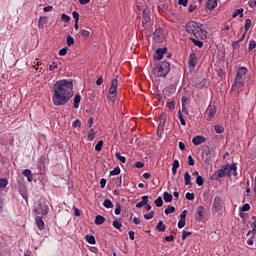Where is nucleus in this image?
<instances>
[{"mask_svg":"<svg viewBox=\"0 0 256 256\" xmlns=\"http://www.w3.org/2000/svg\"><path fill=\"white\" fill-rule=\"evenodd\" d=\"M103 149V140H100L96 146H95V151H101Z\"/></svg>","mask_w":256,"mask_h":256,"instance_id":"49","label":"nucleus"},{"mask_svg":"<svg viewBox=\"0 0 256 256\" xmlns=\"http://www.w3.org/2000/svg\"><path fill=\"white\" fill-rule=\"evenodd\" d=\"M153 35L156 43H163V41H165V35L163 34V29L161 28L156 29Z\"/></svg>","mask_w":256,"mask_h":256,"instance_id":"7","label":"nucleus"},{"mask_svg":"<svg viewBox=\"0 0 256 256\" xmlns=\"http://www.w3.org/2000/svg\"><path fill=\"white\" fill-rule=\"evenodd\" d=\"M45 25H47V17L41 16L38 21V28L45 29Z\"/></svg>","mask_w":256,"mask_h":256,"instance_id":"19","label":"nucleus"},{"mask_svg":"<svg viewBox=\"0 0 256 256\" xmlns=\"http://www.w3.org/2000/svg\"><path fill=\"white\" fill-rule=\"evenodd\" d=\"M103 205L106 209H113V202L109 199L104 200Z\"/></svg>","mask_w":256,"mask_h":256,"instance_id":"34","label":"nucleus"},{"mask_svg":"<svg viewBox=\"0 0 256 256\" xmlns=\"http://www.w3.org/2000/svg\"><path fill=\"white\" fill-rule=\"evenodd\" d=\"M165 215H171V213H175V207L174 206H168V208H166L164 210Z\"/></svg>","mask_w":256,"mask_h":256,"instance_id":"37","label":"nucleus"},{"mask_svg":"<svg viewBox=\"0 0 256 256\" xmlns=\"http://www.w3.org/2000/svg\"><path fill=\"white\" fill-rule=\"evenodd\" d=\"M86 241L90 245H95V243H96L95 236H93V235H86Z\"/></svg>","mask_w":256,"mask_h":256,"instance_id":"31","label":"nucleus"},{"mask_svg":"<svg viewBox=\"0 0 256 256\" xmlns=\"http://www.w3.org/2000/svg\"><path fill=\"white\" fill-rule=\"evenodd\" d=\"M249 70H247V67H240L238 68L234 80V87L236 89H243L245 87V82L243 81V77L247 75Z\"/></svg>","mask_w":256,"mask_h":256,"instance_id":"4","label":"nucleus"},{"mask_svg":"<svg viewBox=\"0 0 256 256\" xmlns=\"http://www.w3.org/2000/svg\"><path fill=\"white\" fill-rule=\"evenodd\" d=\"M251 219H252L251 227H252L253 237H255V235H256V216H252Z\"/></svg>","mask_w":256,"mask_h":256,"instance_id":"30","label":"nucleus"},{"mask_svg":"<svg viewBox=\"0 0 256 256\" xmlns=\"http://www.w3.org/2000/svg\"><path fill=\"white\" fill-rule=\"evenodd\" d=\"M203 176H197L196 177V185H198V187H203Z\"/></svg>","mask_w":256,"mask_h":256,"instance_id":"43","label":"nucleus"},{"mask_svg":"<svg viewBox=\"0 0 256 256\" xmlns=\"http://www.w3.org/2000/svg\"><path fill=\"white\" fill-rule=\"evenodd\" d=\"M167 107L170 109V111H173V109H175V101L168 102Z\"/></svg>","mask_w":256,"mask_h":256,"instance_id":"54","label":"nucleus"},{"mask_svg":"<svg viewBox=\"0 0 256 256\" xmlns=\"http://www.w3.org/2000/svg\"><path fill=\"white\" fill-rule=\"evenodd\" d=\"M255 47H256V42H255V40H250V41H249L248 51H253V49H255Z\"/></svg>","mask_w":256,"mask_h":256,"instance_id":"48","label":"nucleus"},{"mask_svg":"<svg viewBox=\"0 0 256 256\" xmlns=\"http://www.w3.org/2000/svg\"><path fill=\"white\" fill-rule=\"evenodd\" d=\"M59 67V65L57 64V62H53L50 66H49V71H55V69H57Z\"/></svg>","mask_w":256,"mask_h":256,"instance_id":"56","label":"nucleus"},{"mask_svg":"<svg viewBox=\"0 0 256 256\" xmlns=\"http://www.w3.org/2000/svg\"><path fill=\"white\" fill-rule=\"evenodd\" d=\"M122 181H123V177L122 176H119V177L116 178L115 184L117 185V187H121Z\"/></svg>","mask_w":256,"mask_h":256,"instance_id":"58","label":"nucleus"},{"mask_svg":"<svg viewBox=\"0 0 256 256\" xmlns=\"http://www.w3.org/2000/svg\"><path fill=\"white\" fill-rule=\"evenodd\" d=\"M217 7V0H208L207 2V8L209 11H213Z\"/></svg>","mask_w":256,"mask_h":256,"instance_id":"20","label":"nucleus"},{"mask_svg":"<svg viewBox=\"0 0 256 256\" xmlns=\"http://www.w3.org/2000/svg\"><path fill=\"white\" fill-rule=\"evenodd\" d=\"M215 113H217V110L215 109V107L209 106L207 121H211V119H213L215 117Z\"/></svg>","mask_w":256,"mask_h":256,"instance_id":"15","label":"nucleus"},{"mask_svg":"<svg viewBox=\"0 0 256 256\" xmlns=\"http://www.w3.org/2000/svg\"><path fill=\"white\" fill-rule=\"evenodd\" d=\"M186 31L201 41H205V39H207V30L203 29V24L196 21L186 23Z\"/></svg>","mask_w":256,"mask_h":256,"instance_id":"2","label":"nucleus"},{"mask_svg":"<svg viewBox=\"0 0 256 256\" xmlns=\"http://www.w3.org/2000/svg\"><path fill=\"white\" fill-rule=\"evenodd\" d=\"M251 25H253V22L251 21V19H246L245 21V25H244V29L245 31H249V29H251Z\"/></svg>","mask_w":256,"mask_h":256,"instance_id":"35","label":"nucleus"},{"mask_svg":"<svg viewBox=\"0 0 256 256\" xmlns=\"http://www.w3.org/2000/svg\"><path fill=\"white\" fill-rule=\"evenodd\" d=\"M95 139V129L91 128L88 132V141H93Z\"/></svg>","mask_w":256,"mask_h":256,"instance_id":"36","label":"nucleus"},{"mask_svg":"<svg viewBox=\"0 0 256 256\" xmlns=\"http://www.w3.org/2000/svg\"><path fill=\"white\" fill-rule=\"evenodd\" d=\"M195 219L196 221H199V222L205 219V207H203V205H200L197 207Z\"/></svg>","mask_w":256,"mask_h":256,"instance_id":"9","label":"nucleus"},{"mask_svg":"<svg viewBox=\"0 0 256 256\" xmlns=\"http://www.w3.org/2000/svg\"><path fill=\"white\" fill-rule=\"evenodd\" d=\"M189 0H178V5H182L183 7H187Z\"/></svg>","mask_w":256,"mask_h":256,"instance_id":"60","label":"nucleus"},{"mask_svg":"<svg viewBox=\"0 0 256 256\" xmlns=\"http://www.w3.org/2000/svg\"><path fill=\"white\" fill-rule=\"evenodd\" d=\"M166 121H167V116L165 115V113H162L159 127H163V125H165Z\"/></svg>","mask_w":256,"mask_h":256,"instance_id":"45","label":"nucleus"},{"mask_svg":"<svg viewBox=\"0 0 256 256\" xmlns=\"http://www.w3.org/2000/svg\"><path fill=\"white\" fill-rule=\"evenodd\" d=\"M188 165L190 167H193V165H195V160L193 159V156H191V155L188 156Z\"/></svg>","mask_w":256,"mask_h":256,"instance_id":"53","label":"nucleus"},{"mask_svg":"<svg viewBox=\"0 0 256 256\" xmlns=\"http://www.w3.org/2000/svg\"><path fill=\"white\" fill-rule=\"evenodd\" d=\"M66 43L68 47H71V45H75V39L73 38V36L71 35L67 36Z\"/></svg>","mask_w":256,"mask_h":256,"instance_id":"33","label":"nucleus"},{"mask_svg":"<svg viewBox=\"0 0 256 256\" xmlns=\"http://www.w3.org/2000/svg\"><path fill=\"white\" fill-rule=\"evenodd\" d=\"M233 175L234 177H237V165L231 164L228 166V177H231Z\"/></svg>","mask_w":256,"mask_h":256,"instance_id":"13","label":"nucleus"},{"mask_svg":"<svg viewBox=\"0 0 256 256\" xmlns=\"http://www.w3.org/2000/svg\"><path fill=\"white\" fill-rule=\"evenodd\" d=\"M49 213V206L47 205V202H45L44 199H40L37 201V203L34 206V214L42 217H45Z\"/></svg>","mask_w":256,"mask_h":256,"instance_id":"5","label":"nucleus"},{"mask_svg":"<svg viewBox=\"0 0 256 256\" xmlns=\"http://www.w3.org/2000/svg\"><path fill=\"white\" fill-rule=\"evenodd\" d=\"M249 209H251V206L246 203L241 207V211H249Z\"/></svg>","mask_w":256,"mask_h":256,"instance_id":"62","label":"nucleus"},{"mask_svg":"<svg viewBox=\"0 0 256 256\" xmlns=\"http://www.w3.org/2000/svg\"><path fill=\"white\" fill-rule=\"evenodd\" d=\"M192 43H194V45H196V47H199V49H201V47H203V42L200 40H197L195 38H191Z\"/></svg>","mask_w":256,"mask_h":256,"instance_id":"40","label":"nucleus"},{"mask_svg":"<svg viewBox=\"0 0 256 256\" xmlns=\"http://www.w3.org/2000/svg\"><path fill=\"white\" fill-rule=\"evenodd\" d=\"M117 85H119V81L117 79H113L111 87L109 88V93L117 94Z\"/></svg>","mask_w":256,"mask_h":256,"instance_id":"14","label":"nucleus"},{"mask_svg":"<svg viewBox=\"0 0 256 256\" xmlns=\"http://www.w3.org/2000/svg\"><path fill=\"white\" fill-rule=\"evenodd\" d=\"M81 103V95L77 94L74 97V103H73V107L74 109H79V104Z\"/></svg>","mask_w":256,"mask_h":256,"instance_id":"21","label":"nucleus"},{"mask_svg":"<svg viewBox=\"0 0 256 256\" xmlns=\"http://www.w3.org/2000/svg\"><path fill=\"white\" fill-rule=\"evenodd\" d=\"M177 169H179V160H174L172 164V174L177 175Z\"/></svg>","mask_w":256,"mask_h":256,"instance_id":"26","label":"nucleus"},{"mask_svg":"<svg viewBox=\"0 0 256 256\" xmlns=\"http://www.w3.org/2000/svg\"><path fill=\"white\" fill-rule=\"evenodd\" d=\"M103 223H105V217L97 215L95 217V225H103Z\"/></svg>","mask_w":256,"mask_h":256,"instance_id":"25","label":"nucleus"},{"mask_svg":"<svg viewBox=\"0 0 256 256\" xmlns=\"http://www.w3.org/2000/svg\"><path fill=\"white\" fill-rule=\"evenodd\" d=\"M185 197H186V199H188V201H193V199H195V194L187 192Z\"/></svg>","mask_w":256,"mask_h":256,"instance_id":"50","label":"nucleus"},{"mask_svg":"<svg viewBox=\"0 0 256 256\" xmlns=\"http://www.w3.org/2000/svg\"><path fill=\"white\" fill-rule=\"evenodd\" d=\"M72 127H81V120H75V121H73Z\"/></svg>","mask_w":256,"mask_h":256,"instance_id":"64","label":"nucleus"},{"mask_svg":"<svg viewBox=\"0 0 256 256\" xmlns=\"http://www.w3.org/2000/svg\"><path fill=\"white\" fill-rule=\"evenodd\" d=\"M188 67L190 71H193L197 67V55L191 53L188 60Z\"/></svg>","mask_w":256,"mask_h":256,"instance_id":"8","label":"nucleus"},{"mask_svg":"<svg viewBox=\"0 0 256 256\" xmlns=\"http://www.w3.org/2000/svg\"><path fill=\"white\" fill-rule=\"evenodd\" d=\"M115 215H121V204H116Z\"/></svg>","mask_w":256,"mask_h":256,"instance_id":"55","label":"nucleus"},{"mask_svg":"<svg viewBox=\"0 0 256 256\" xmlns=\"http://www.w3.org/2000/svg\"><path fill=\"white\" fill-rule=\"evenodd\" d=\"M142 200L136 204L137 209H141L147 203H149V196H142Z\"/></svg>","mask_w":256,"mask_h":256,"instance_id":"17","label":"nucleus"},{"mask_svg":"<svg viewBox=\"0 0 256 256\" xmlns=\"http://www.w3.org/2000/svg\"><path fill=\"white\" fill-rule=\"evenodd\" d=\"M35 221H36V225H37L38 229L40 231H43V229H45V222H43V217L36 216Z\"/></svg>","mask_w":256,"mask_h":256,"instance_id":"12","label":"nucleus"},{"mask_svg":"<svg viewBox=\"0 0 256 256\" xmlns=\"http://www.w3.org/2000/svg\"><path fill=\"white\" fill-rule=\"evenodd\" d=\"M171 71V65L167 61H162L153 68L152 73L155 77H167Z\"/></svg>","mask_w":256,"mask_h":256,"instance_id":"3","label":"nucleus"},{"mask_svg":"<svg viewBox=\"0 0 256 256\" xmlns=\"http://www.w3.org/2000/svg\"><path fill=\"white\" fill-rule=\"evenodd\" d=\"M108 99L112 102H114L117 99V94L109 93Z\"/></svg>","mask_w":256,"mask_h":256,"instance_id":"59","label":"nucleus"},{"mask_svg":"<svg viewBox=\"0 0 256 256\" xmlns=\"http://www.w3.org/2000/svg\"><path fill=\"white\" fill-rule=\"evenodd\" d=\"M225 175H229V166H222L219 170H218V177L221 179L223 177H225Z\"/></svg>","mask_w":256,"mask_h":256,"instance_id":"11","label":"nucleus"},{"mask_svg":"<svg viewBox=\"0 0 256 256\" xmlns=\"http://www.w3.org/2000/svg\"><path fill=\"white\" fill-rule=\"evenodd\" d=\"M214 129H215V131H216L218 134H221V133H223V132L225 131V128H223V126H221V125H216V126L214 127Z\"/></svg>","mask_w":256,"mask_h":256,"instance_id":"47","label":"nucleus"},{"mask_svg":"<svg viewBox=\"0 0 256 256\" xmlns=\"http://www.w3.org/2000/svg\"><path fill=\"white\" fill-rule=\"evenodd\" d=\"M248 5H249V7H251V9H255V7H256V0H250L248 2Z\"/></svg>","mask_w":256,"mask_h":256,"instance_id":"61","label":"nucleus"},{"mask_svg":"<svg viewBox=\"0 0 256 256\" xmlns=\"http://www.w3.org/2000/svg\"><path fill=\"white\" fill-rule=\"evenodd\" d=\"M7 185H9V181H7V179L5 178L0 179V189H5Z\"/></svg>","mask_w":256,"mask_h":256,"instance_id":"38","label":"nucleus"},{"mask_svg":"<svg viewBox=\"0 0 256 256\" xmlns=\"http://www.w3.org/2000/svg\"><path fill=\"white\" fill-rule=\"evenodd\" d=\"M73 82L69 80H60L53 85L52 101L57 107H61L69 103V99L73 97Z\"/></svg>","mask_w":256,"mask_h":256,"instance_id":"1","label":"nucleus"},{"mask_svg":"<svg viewBox=\"0 0 256 256\" xmlns=\"http://www.w3.org/2000/svg\"><path fill=\"white\" fill-rule=\"evenodd\" d=\"M22 175L27 178V181L31 183L33 181V174L31 173V170L25 169L22 171Z\"/></svg>","mask_w":256,"mask_h":256,"instance_id":"18","label":"nucleus"},{"mask_svg":"<svg viewBox=\"0 0 256 256\" xmlns=\"http://www.w3.org/2000/svg\"><path fill=\"white\" fill-rule=\"evenodd\" d=\"M121 173V168L119 166L115 167L112 171H110V175H119Z\"/></svg>","mask_w":256,"mask_h":256,"instance_id":"46","label":"nucleus"},{"mask_svg":"<svg viewBox=\"0 0 256 256\" xmlns=\"http://www.w3.org/2000/svg\"><path fill=\"white\" fill-rule=\"evenodd\" d=\"M61 19L64 23H69L71 21V17L65 13L61 14Z\"/></svg>","mask_w":256,"mask_h":256,"instance_id":"44","label":"nucleus"},{"mask_svg":"<svg viewBox=\"0 0 256 256\" xmlns=\"http://www.w3.org/2000/svg\"><path fill=\"white\" fill-rule=\"evenodd\" d=\"M184 183L185 185H191V174L188 171L184 174Z\"/></svg>","mask_w":256,"mask_h":256,"instance_id":"27","label":"nucleus"},{"mask_svg":"<svg viewBox=\"0 0 256 256\" xmlns=\"http://www.w3.org/2000/svg\"><path fill=\"white\" fill-rule=\"evenodd\" d=\"M153 217H155V212L154 211H150L147 214H144V219H146V221H149L151 219H153Z\"/></svg>","mask_w":256,"mask_h":256,"instance_id":"39","label":"nucleus"},{"mask_svg":"<svg viewBox=\"0 0 256 256\" xmlns=\"http://www.w3.org/2000/svg\"><path fill=\"white\" fill-rule=\"evenodd\" d=\"M163 199L165 203H171L173 201V195L169 194V192H164Z\"/></svg>","mask_w":256,"mask_h":256,"instance_id":"24","label":"nucleus"},{"mask_svg":"<svg viewBox=\"0 0 256 256\" xmlns=\"http://www.w3.org/2000/svg\"><path fill=\"white\" fill-rule=\"evenodd\" d=\"M165 53H167V48H158L156 50V53L154 55V60L155 61H161V59H163V55H165Z\"/></svg>","mask_w":256,"mask_h":256,"instance_id":"10","label":"nucleus"},{"mask_svg":"<svg viewBox=\"0 0 256 256\" xmlns=\"http://www.w3.org/2000/svg\"><path fill=\"white\" fill-rule=\"evenodd\" d=\"M80 35L83 39H89V37H91V31L82 29L80 30Z\"/></svg>","mask_w":256,"mask_h":256,"instance_id":"23","label":"nucleus"},{"mask_svg":"<svg viewBox=\"0 0 256 256\" xmlns=\"http://www.w3.org/2000/svg\"><path fill=\"white\" fill-rule=\"evenodd\" d=\"M115 157H116V159H118V161L120 163H126L127 162V158H125V156H122L121 153H119V152L115 153Z\"/></svg>","mask_w":256,"mask_h":256,"instance_id":"29","label":"nucleus"},{"mask_svg":"<svg viewBox=\"0 0 256 256\" xmlns=\"http://www.w3.org/2000/svg\"><path fill=\"white\" fill-rule=\"evenodd\" d=\"M156 229L157 231H160V233H163L167 229V226L163 224V221H159L158 224L156 225Z\"/></svg>","mask_w":256,"mask_h":256,"instance_id":"22","label":"nucleus"},{"mask_svg":"<svg viewBox=\"0 0 256 256\" xmlns=\"http://www.w3.org/2000/svg\"><path fill=\"white\" fill-rule=\"evenodd\" d=\"M183 227H185V220L180 219L178 222V228L183 229Z\"/></svg>","mask_w":256,"mask_h":256,"instance_id":"63","label":"nucleus"},{"mask_svg":"<svg viewBox=\"0 0 256 256\" xmlns=\"http://www.w3.org/2000/svg\"><path fill=\"white\" fill-rule=\"evenodd\" d=\"M189 235H191V232H187L184 230L182 232V240L185 241L187 239V237H189Z\"/></svg>","mask_w":256,"mask_h":256,"instance_id":"57","label":"nucleus"},{"mask_svg":"<svg viewBox=\"0 0 256 256\" xmlns=\"http://www.w3.org/2000/svg\"><path fill=\"white\" fill-rule=\"evenodd\" d=\"M243 11V8L236 9L232 14L233 19H235V17H237L238 15H240V17H243Z\"/></svg>","mask_w":256,"mask_h":256,"instance_id":"32","label":"nucleus"},{"mask_svg":"<svg viewBox=\"0 0 256 256\" xmlns=\"http://www.w3.org/2000/svg\"><path fill=\"white\" fill-rule=\"evenodd\" d=\"M72 17L76 23H79V13L77 11L72 12Z\"/></svg>","mask_w":256,"mask_h":256,"instance_id":"51","label":"nucleus"},{"mask_svg":"<svg viewBox=\"0 0 256 256\" xmlns=\"http://www.w3.org/2000/svg\"><path fill=\"white\" fill-rule=\"evenodd\" d=\"M223 209V198L221 196H216L212 203V213H219Z\"/></svg>","mask_w":256,"mask_h":256,"instance_id":"6","label":"nucleus"},{"mask_svg":"<svg viewBox=\"0 0 256 256\" xmlns=\"http://www.w3.org/2000/svg\"><path fill=\"white\" fill-rule=\"evenodd\" d=\"M192 143H193V145H201V143H205V137H203L201 135L195 136L192 139Z\"/></svg>","mask_w":256,"mask_h":256,"instance_id":"16","label":"nucleus"},{"mask_svg":"<svg viewBox=\"0 0 256 256\" xmlns=\"http://www.w3.org/2000/svg\"><path fill=\"white\" fill-rule=\"evenodd\" d=\"M112 225H113V228L118 229V231L121 230V228L123 227V224L121 223V220H114L112 222Z\"/></svg>","mask_w":256,"mask_h":256,"instance_id":"28","label":"nucleus"},{"mask_svg":"<svg viewBox=\"0 0 256 256\" xmlns=\"http://www.w3.org/2000/svg\"><path fill=\"white\" fill-rule=\"evenodd\" d=\"M178 118L181 125H187V122L185 121V118H183V113L181 112V110L178 111Z\"/></svg>","mask_w":256,"mask_h":256,"instance_id":"41","label":"nucleus"},{"mask_svg":"<svg viewBox=\"0 0 256 256\" xmlns=\"http://www.w3.org/2000/svg\"><path fill=\"white\" fill-rule=\"evenodd\" d=\"M58 54L60 57H65V55H67V47L60 49Z\"/></svg>","mask_w":256,"mask_h":256,"instance_id":"52","label":"nucleus"},{"mask_svg":"<svg viewBox=\"0 0 256 256\" xmlns=\"http://www.w3.org/2000/svg\"><path fill=\"white\" fill-rule=\"evenodd\" d=\"M156 207H163V198L159 196L155 201H154Z\"/></svg>","mask_w":256,"mask_h":256,"instance_id":"42","label":"nucleus"}]
</instances>
